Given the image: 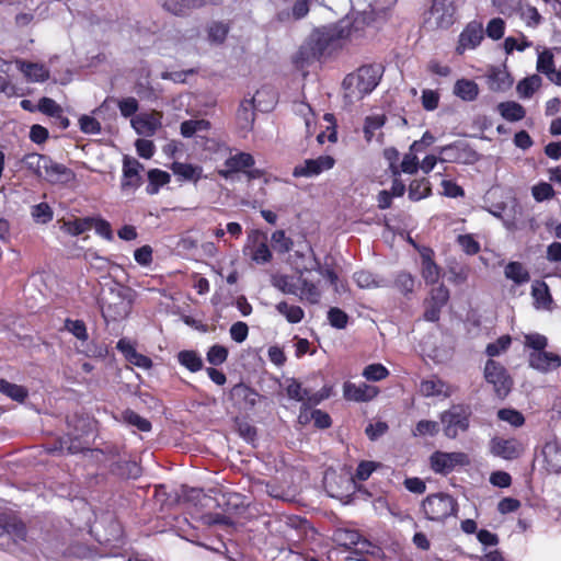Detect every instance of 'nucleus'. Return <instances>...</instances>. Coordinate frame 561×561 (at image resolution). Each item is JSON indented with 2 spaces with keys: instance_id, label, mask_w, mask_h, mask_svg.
Listing matches in <instances>:
<instances>
[{
  "instance_id": "12",
  "label": "nucleus",
  "mask_w": 561,
  "mask_h": 561,
  "mask_svg": "<svg viewBox=\"0 0 561 561\" xmlns=\"http://www.w3.org/2000/svg\"><path fill=\"white\" fill-rule=\"evenodd\" d=\"M262 397L244 383H237L230 390V399L240 410H252Z\"/></svg>"
},
{
  "instance_id": "57",
  "label": "nucleus",
  "mask_w": 561,
  "mask_h": 561,
  "mask_svg": "<svg viewBox=\"0 0 561 561\" xmlns=\"http://www.w3.org/2000/svg\"><path fill=\"white\" fill-rule=\"evenodd\" d=\"M439 425L435 421H428V420H422L420 421L416 426L415 431L413 432L414 436H425L431 435L434 436L438 433Z\"/></svg>"
},
{
  "instance_id": "3",
  "label": "nucleus",
  "mask_w": 561,
  "mask_h": 561,
  "mask_svg": "<svg viewBox=\"0 0 561 561\" xmlns=\"http://www.w3.org/2000/svg\"><path fill=\"white\" fill-rule=\"evenodd\" d=\"M422 510L427 519L443 522L457 512L456 500L446 493L427 495L422 502Z\"/></svg>"
},
{
  "instance_id": "22",
  "label": "nucleus",
  "mask_w": 561,
  "mask_h": 561,
  "mask_svg": "<svg viewBox=\"0 0 561 561\" xmlns=\"http://www.w3.org/2000/svg\"><path fill=\"white\" fill-rule=\"evenodd\" d=\"M378 393V390L374 386H368L365 382L359 385L345 382L344 383V397L347 400L353 401H368L374 399Z\"/></svg>"
},
{
  "instance_id": "29",
  "label": "nucleus",
  "mask_w": 561,
  "mask_h": 561,
  "mask_svg": "<svg viewBox=\"0 0 561 561\" xmlns=\"http://www.w3.org/2000/svg\"><path fill=\"white\" fill-rule=\"evenodd\" d=\"M344 99L347 104H353L362 100L365 95L362 92V87L352 73L347 75L343 80Z\"/></svg>"
},
{
  "instance_id": "40",
  "label": "nucleus",
  "mask_w": 561,
  "mask_h": 561,
  "mask_svg": "<svg viewBox=\"0 0 561 561\" xmlns=\"http://www.w3.org/2000/svg\"><path fill=\"white\" fill-rule=\"evenodd\" d=\"M94 218H80L73 221L65 222L62 229L72 236H79L87 230L92 229Z\"/></svg>"
},
{
  "instance_id": "42",
  "label": "nucleus",
  "mask_w": 561,
  "mask_h": 561,
  "mask_svg": "<svg viewBox=\"0 0 561 561\" xmlns=\"http://www.w3.org/2000/svg\"><path fill=\"white\" fill-rule=\"evenodd\" d=\"M537 70L547 77L554 73V59L550 49H545L538 55Z\"/></svg>"
},
{
  "instance_id": "51",
  "label": "nucleus",
  "mask_w": 561,
  "mask_h": 561,
  "mask_svg": "<svg viewBox=\"0 0 561 561\" xmlns=\"http://www.w3.org/2000/svg\"><path fill=\"white\" fill-rule=\"evenodd\" d=\"M389 375V371L381 364H371L365 367L363 376L367 380L379 381L385 379Z\"/></svg>"
},
{
  "instance_id": "27",
  "label": "nucleus",
  "mask_w": 561,
  "mask_h": 561,
  "mask_svg": "<svg viewBox=\"0 0 561 561\" xmlns=\"http://www.w3.org/2000/svg\"><path fill=\"white\" fill-rule=\"evenodd\" d=\"M22 164L27 170L32 171L37 178L43 179V172L47 169L49 163V157L39 154L36 152L25 154L22 160Z\"/></svg>"
},
{
  "instance_id": "54",
  "label": "nucleus",
  "mask_w": 561,
  "mask_h": 561,
  "mask_svg": "<svg viewBox=\"0 0 561 561\" xmlns=\"http://www.w3.org/2000/svg\"><path fill=\"white\" fill-rule=\"evenodd\" d=\"M422 273L426 283L434 284L438 280V266L431 259H423Z\"/></svg>"
},
{
  "instance_id": "52",
  "label": "nucleus",
  "mask_w": 561,
  "mask_h": 561,
  "mask_svg": "<svg viewBox=\"0 0 561 561\" xmlns=\"http://www.w3.org/2000/svg\"><path fill=\"white\" fill-rule=\"evenodd\" d=\"M228 350L222 345H214L207 352V360L214 366L221 365L227 360Z\"/></svg>"
},
{
  "instance_id": "35",
  "label": "nucleus",
  "mask_w": 561,
  "mask_h": 561,
  "mask_svg": "<svg viewBox=\"0 0 561 561\" xmlns=\"http://www.w3.org/2000/svg\"><path fill=\"white\" fill-rule=\"evenodd\" d=\"M356 284L362 288L381 287L386 285L383 278L374 275L368 271H359L354 274Z\"/></svg>"
},
{
  "instance_id": "8",
  "label": "nucleus",
  "mask_w": 561,
  "mask_h": 561,
  "mask_svg": "<svg viewBox=\"0 0 561 561\" xmlns=\"http://www.w3.org/2000/svg\"><path fill=\"white\" fill-rule=\"evenodd\" d=\"M438 152L444 154L439 158L440 162H454L470 164L479 159V154L467 142L456 141L450 145L438 148Z\"/></svg>"
},
{
  "instance_id": "58",
  "label": "nucleus",
  "mask_w": 561,
  "mask_h": 561,
  "mask_svg": "<svg viewBox=\"0 0 561 561\" xmlns=\"http://www.w3.org/2000/svg\"><path fill=\"white\" fill-rule=\"evenodd\" d=\"M330 324L336 329H344L347 324L348 317L340 308H331L328 312Z\"/></svg>"
},
{
  "instance_id": "5",
  "label": "nucleus",
  "mask_w": 561,
  "mask_h": 561,
  "mask_svg": "<svg viewBox=\"0 0 561 561\" xmlns=\"http://www.w3.org/2000/svg\"><path fill=\"white\" fill-rule=\"evenodd\" d=\"M471 411L468 407L457 404L440 414V422L444 425V434L448 438H456L458 432H466L469 428Z\"/></svg>"
},
{
  "instance_id": "43",
  "label": "nucleus",
  "mask_w": 561,
  "mask_h": 561,
  "mask_svg": "<svg viewBox=\"0 0 561 561\" xmlns=\"http://www.w3.org/2000/svg\"><path fill=\"white\" fill-rule=\"evenodd\" d=\"M122 417L128 425L135 426L141 432H149L151 430V423L133 410L124 411Z\"/></svg>"
},
{
  "instance_id": "64",
  "label": "nucleus",
  "mask_w": 561,
  "mask_h": 561,
  "mask_svg": "<svg viewBox=\"0 0 561 561\" xmlns=\"http://www.w3.org/2000/svg\"><path fill=\"white\" fill-rule=\"evenodd\" d=\"M553 187L549 183H540L533 187V196L537 202L549 199L553 196Z\"/></svg>"
},
{
  "instance_id": "19",
  "label": "nucleus",
  "mask_w": 561,
  "mask_h": 561,
  "mask_svg": "<svg viewBox=\"0 0 561 561\" xmlns=\"http://www.w3.org/2000/svg\"><path fill=\"white\" fill-rule=\"evenodd\" d=\"M254 164V158L247 152H239L225 162L226 170H220L219 174L226 179L231 178L234 173L244 171L247 168H251Z\"/></svg>"
},
{
  "instance_id": "50",
  "label": "nucleus",
  "mask_w": 561,
  "mask_h": 561,
  "mask_svg": "<svg viewBox=\"0 0 561 561\" xmlns=\"http://www.w3.org/2000/svg\"><path fill=\"white\" fill-rule=\"evenodd\" d=\"M497 417L515 427H519L525 423L524 415L515 409H501L497 411Z\"/></svg>"
},
{
  "instance_id": "23",
  "label": "nucleus",
  "mask_w": 561,
  "mask_h": 561,
  "mask_svg": "<svg viewBox=\"0 0 561 561\" xmlns=\"http://www.w3.org/2000/svg\"><path fill=\"white\" fill-rule=\"evenodd\" d=\"M15 65L30 81L43 82L49 77V71L43 65L22 59L15 60Z\"/></svg>"
},
{
  "instance_id": "18",
  "label": "nucleus",
  "mask_w": 561,
  "mask_h": 561,
  "mask_svg": "<svg viewBox=\"0 0 561 561\" xmlns=\"http://www.w3.org/2000/svg\"><path fill=\"white\" fill-rule=\"evenodd\" d=\"M43 179L54 184H66L75 179V173L71 169L61 163L55 162L49 158L47 169L43 172Z\"/></svg>"
},
{
  "instance_id": "10",
  "label": "nucleus",
  "mask_w": 561,
  "mask_h": 561,
  "mask_svg": "<svg viewBox=\"0 0 561 561\" xmlns=\"http://www.w3.org/2000/svg\"><path fill=\"white\" fill-rule=\"evenodd\" d=\"M490 449L494 456L501 457L506 460L516 459L524 451L523 444L517 439H504L500 437H494L491 439Z\"/></svg>"
},
{
  "instance_id": "34",
  "label": "nucleus",
  "mask_w": 561,
  "mask_h": 561,
  "mask_svg": "<svg viewBox=\"0 0 561 561\" xmlns=\"http://www.w3.org/2000/svg\"><path fill=\"white\" fill-rule=\"evenodd\" d=\"M148 180L150 184L147 186L148 194L158 193L160 186L170 182V174L159 169H152L148 172Z\"/></svg>"
},
{
  "instance_id": "36",
  "label": "nucleus",
  "mask_w": 561,
  "mask_h": 561,
  "mask_svg": "<svg viewBox=\"0 0 561 561\" xmlns=\"http://www.w3.org/2000/svg\"><path fill=\"white\" fill-rule=\"evenodd\" d=\"M0 392L18 402H23L27 397V390L24 387L11 383L5 379H0Z\"/></svg>"
},
{
  "instance_id": "59",
  "label": "nucleus",
  "mask_w": 561,
  "mask_h": 561,
  "mask_svg": "<svg viewBox=\"0 0 561 561\" xmlns=\"http://www.w3.org/2000/svg\"><path fill=\"white\" fill-rule=\"evenodd\" d=\"M525 345L533 348V352H542L548 345V340L539 333L527 334L525 335Z\"/></svg>"
},
{
  "instance_id": "46",
  "label": "nucleus",
  "mask_w": 561,
  "mask_h": 561,
  "mask_svg": "<svg viewBox=\"0 0 561 561\" xmlns=\"http://www.w3.org/2000/svg\"><path fill=\"white\" fill-rule=\"evenodd\" d=\"M310 9V4L307 3L305 0H296L293 5L291 13L289 12H280L278 13V19L280 21H288L290 16H293L294 20H300L305 18Z\"/></svg>"
},
{
  "instance_id": "39",
  "label": "nucleus",
  "mask_w": 561,
  "mask_h": 561,
  "mask_svg": "<svg viewBox=\"0 0 561 561\" xmlns=\"http://www.w3.org/2000/svg\"><path fill=\"white\" fill-rule=\"evenodd\" d=\"M540 85L541 78L538 75H533L519 81L516 90L522 98H530Z\"/></svg>"
},
{
  "instance_id": "33",
  "label": "nucleus",
  "mask_w": 561,
  "mask_h": 561,
  "mask_svg": "<svg viewBox=\"0 0 561 561\" xmlns=\"http://www.w3.org/2000/svg\"><path fill=\"white\" fill-rule=\"evenodd\" d=\"M504 274L506 278L514 280L516 284L527 283L530 278L529 273L519 262H511L505 266Z\"/></svg>"
},
{
  "instance_id": "14",
  "label": "nucleus",
  "mask_w": 561,
  "mask_h": 561,
  "mask_svg": "<svg viewBox=\"0 0 561 561\" xmlns=\"http://www.w3.org/2000/svg\"><path fill=\"white\" fill-rule=\"evenodd\" d=\"M483 39V27L480 22L472 21L461 32L457 51L462 54L466 49L476 48Z\"/></svg>"
},
{
  "instance_id": "7",
  "label": "nucleus",
  "mask_w": 561,
  "mask_h": 561,
  "mask_svg": "<svg viewBox=\"0 0 561 561\" xmlns=\"http://www.w3.org/2000/svg\"><path fill=\"white\" fill-rule=\"evenodd\" d=\"M484 377L493 386L497 397L505 398L510 393L513 380L500 363L489 359L484 367Z\"/></svg>"
},
{
  "instance_id": "38",
  "label": "nucleus",
  "mask_w": 561,
  "mask_h": 561,
  "mask_svg": "<svg viewBox=\"0 0 561 561\" xmlns=\"http://www.w3.org/2000/svg\"><path fill=\"white\" fill-rule=\"evenodd\" d=\"M276 310L290 323H298L304 318V310L299 306H290L286 301L277 304Z\"/></svg>"
},
{
  "instance_id": "28",
  "label": "nucleus",
  "mask_w": 561,
  "mask_h": 561,
  "mask_svg": "<svg viewBox=\"0 0 561 561\" xmlns=\"http://www.w3.org/2000/svg\"><path fill=\"white\" fill-rule=\"evenodd\" d=\"M454 93L461 100L471 102L479 95V87L473 80L459 79L454 85Z\"/></svg>"
},
{
  "instance_id": "2",
  "label": "nucleus",
  "mask_w": 561,
  "mask_h": 561,
  "mask_svg": "<svg viewBox=\"0 0 561 561\" xmlns=\"http://www.w3.org/2000/svg\"><path fill=\"white\" fill-rule=\"evenodd\" d=\"M386 11L376 12L369 4L367 9L353 13L352 20L347 16L336 25L337 36L342 38H359L366 26L373 24L377 18H385Z\"/></svg>"
},
{
  "instance_id": "26",
  "label": "nucleus",
  "mask_w": 561,
  "mask_h": 561,
  "mask_svg": "<svg viewBox=\"0 0 561 561\" xmlns=\"http://www.w3.org/2000/svg\"><path fill=\"white\" fill-rule=\"evenodd\" d=\"M112 472L121 478L137 479L141 474L140 466L128 459H119L112 465Z\"/></svg>"
},
{
  "instance_id": "48",
  "label": "nucleus",
  "mask_w": 561,
  "mask_h": 561,
  "mask_svg": "<svg viewBox=\"0 0 561 561\" xmlns=\"http://www.w3.org/2000/svg\"><path fill=\"white\" fill-rule=\"evenodd\" d=\"M178 358L191 371H197L203 366L201 357L193 351H182L179 353Z\"/></svg>"
},
{
  "instance_id": "31",
  "label": "nucleus",
  "mask_w": 561,
  "mask_h": 561,
  "mask_svg": "<svg viewBox=\"0 0 561 561\" xmlns=\"http://www.w3.org/2000/svg\"><path fill=\"white\" fill-rule=\"evenodd\" d=\"M497 111L503 118L510 122H518L526 115L525 108L514 101L501 102L497 105Z\"/></svg>"
},
{
  "instance_id": "6",
  "label": "nucleus",
  "mask_w": 561,
  "mask_h": 561,
  "mask_svg": "<svg viewBox=\"0 0 561 561\" xmlns=\"http://www.w3.org/2000/svg\"><path fill=\"white\" fill-rule=\"evenodd\" d=\"M25 524L14 516H0V547L11 550L20 541L26 540Z\"/></svg>"
},
{
  "instance_id": "61",
  "label": "nucleus",
  "mask_w": 561,
  "mask_h": 561,
  "mask_svg": "<svg viewBox=\"0 0 561 561\" xmlns=\"http://www.w3.org/2000/svg\"><path fill=\"white\" fill-rule=\"evenodd\" d=\"M80 129L84 134H100L101 133V124L92 116L82 115L79 119Z\"/></svg>"
},
{
  "instance_id": "56",
  "label": "nucleus",
  "mask_w": 561,
  "mask_h": 561,
  "mask_svg": "<svg viewBox=\"0 0 561 561\" xmlns=\"http://www.w3.org/2000/svg\"><path fill=\"white\" fill-rule=\"evenodd\" d=\"M37 107L42 113L50 117L59 116V113H62L61 106L53 99L46 96L39 100Z\"/></svg>"
},
{
  "instance_id": "55",
  "label": "nucleus",
  "mask_w": 561,
  "mask_h": 561,
  "mask_svg": "<svg viewBox=\"0 0 561 561\" xmlns=\"http://www.w3.org/2000/svg\"><path fill=\"white\" fill-rule=\"evenodd\" d=\"M65 328L81 341H85L88 339L87 327L82 320L67 319Z\"/></svg>"
},
{
  "instance_id": "53",
  "label": "nucleus",
  "mask_w": 561,
  "mask_h": 561,
  "mask_svg": "<svg viewBox=\"0 0 561 561\" xmlns=\"http://www.w3.org/2000/svg\"><path fill=\"white\" fill-rule=\"evenodd\" d=\"M385 124V116H367L364 125L365 138L370 141L375 130L379 129Z\"/></svg>"
},
{
  "instance_id": "13",
  "label": "nucleus",
  "mask_w": 561,
  "mask_h": 561,
  "mask_svg": "<svg viewBox=\"0 0 561 561\" xmlns=\"http://www.w3.org/2000/svg\"><path fill=\"white\" fill-rule=\"evenodd\" d=\"M332 540L340 547L352 549L353 547L360 546L358 551L363 552L370 546L369 541L362 537V535L354 529L339 528L334 530Z\"/></svg>"
},
{
  "instance_id": "20",
  "label": "nucleus",
  "mask_w": 561,
  "mask_h": 561,
  "mask_svg": "<svg viewBox=\"0 0 561 561\" xmlns=\"http://www.w3.org/2000/svg\"><path fill=\"white\" fill-rule=\"evenodd\" d=\"M131 126L138 135L149 137L161 126L160 117L156 113L137 115L131 119Z\"/></svg>"
},
{
  "instance_id": "41",
  "label": "nucleus",
  "mask_w": 561,
  "mask_h": 561,
  "mask_svg": "<svg viewBox=\"0 0 561 561\" xmlns=\"http://www.w3.org/2000/svg\"><path fill=\"white\" fill-rule=\"evenodd\" d=\"M531 295L535 299L537 308H548L549 305L552 302L549 288L543 282L533 286Z\"/></svg>"
},
{
  "instance_id": "49",
  "label": "nucleus",
  "mask_w": 561,
  "mask_h": 561,
  "mask_svg": "<svg viewBox=\"0 0 561 561\" xmlns=\"http://www.w3.org/2000/svg\"><path fill=\"white\" fill-rule=\"evenodd\" d=\"M111 294L114 295L117 299L121 300V309L122 311L117 312V316L126 314L130 304H131V290L128 287L118 286L111 290Z\"/></svg>"
},
{
  "instance_id": "15",
  "label": "nucleus",
  "mask_w": 561,
  "mask_h": 561,
  "mask_svg": "<svg viewBox=\"0 0 561 561\" xmlns=\"http://www.w3.org/2000/svg\"><path fill=\"white\" fill-rule=\"evenodd\" d=\"M456 8L453 2L446 3V0H434L431 8V14L436 19L438 27L447 28L455 22Z\"/></svg>"
},
{
  "instance_id": "62",
  "label": "nucleus",
  "mask_w": 561,
  "mask_h": 561,
  "mask_svg": "<svg viewBox=\"0 0 561 561\" xmlns=\"http://www.w3.org/2000/svg\"><path fill=\"white\" fill-rule=\"evenodd\" d=\"M32 216L37 222L46 224L47 221L51 220L53 213L46 203H41L33 207Z\"/></svg>"
},
{
  "instance_id": "16",
  "label": "nucleus",
  "mask_w": 561,
  "mask_h": 561,
  "mask_svg": "<svg viewBox=\"0 0 561 561\" xmlns=\"http://www.w3.org/2000/svg\"><path fill=\"white\" fill-rule=\"evenodd\" d=\"M362 87L364 95L370 93L379 83L380 80V67L379 66H363L356 73H352Z\"/></svg>"
},
{
  "instance_id": "17",
  "label": "nucleus",
  "mask_w": 561,
  "mask_h": 561,
  "mask_svg": "<svg viewBox=\"0 0 561 561\" xmlns=\"http://www.w3.org/2000/svg\"><path fill=\"white\" fill-rule=\"evenodd\" d=\"M529 366L542 373L556 369L561 366V358L559 355L542 352H531L529 354Z\"/></svg>"
},
{
  "instance_id": "30",
  "label": "nucleus",
  "mask_w": 561,
  "mask_h": 561,
  "mask_svg": "<svg viewBox=\"0 0 561 561\" xmlns=\"http://www.w3.org/2000/svg\"><path fill=\"white\" fill-rule=\"evenodd\" d=\"M173 173L184 181L197 182L202 176V168L183 162H173L171 165Z\"/></svg>"
},
{
  "instance_id": "45",
  "label": "nucleus",
  "mask_w": 561,
  "mask_h": 561,
  "mask_svg": "<svg viewBox=\"0 0 561 561\" xmlns=\"http://www.w3.org/2000/svg\"><path fill=\"white\" fill-rule=\"evenodd\" d=\"M272 247L279 253H287L291 250L294 242L290 238L286 237L284 230H276L271 238Z\"/></svg>"
},
{
  "instance_id": "9",
  "label": "nucleus",
  "mask_w": 561,
  "mask_h": 561,
  "mask_svg": "<svg viewBox=\"0 0 561 561\" xmlns=\"http://www.w3.org/2000/svg\"><path fill=\"white\" fill-rule=\"evenodd\" d=\"M470 459L467 454L461 451L443 453L436 451L431 456V467L435 472L447 474L456 467L467 466Z\"/></svg>"
},
{
  "instance_id": "37",
  "label": "nucleus",
  "mask_w": 561,
  "mask_h": 561,
  "mask_svg": "<svg viewBox=\"0 0 561 561\" xmlns=\"http://www.w3.org/2000/svg\"><path fill=\"white\" fill-rule=\"evenodd\" d=\"M209 127L210 123L206 119L184 121L181 124V135L185 138H190L199 131L209 129Z\"/></svg>"
},
{
  "instance_id": "25",
  "label": "nucleus",
  "mask_w": 561,
  "mask_h": 561,
  "mask_svg": "<svg viewBox=\"0 0 561 561\" xmlns=\"http://www.w3.org/2000/svg\"><path fill=\"white\" fill-rule=\"evenodd\" d=\"M287 394L290 399H295L297 401L308 400L312 404L319 403L321 400H323L327 394L323 393H310L308 389H304L301 385L295 380L291 379L289 383L287 385Z\"/></svg>"
},
{
  "instance_id": "1",
  "label": "nucleus",
  "mask_w": 561,
  "mask_h": 561,
  "mask_svg": "<svg viewBox=\"0 0 561 561\" xmlns=\"http://www.w3.org/2000/svg\"><path fill=\"white\" fill-rule=\"evenodd\" d=\"M276 92L271 87H262L249 99H243L237 111L240 129L250 130L255 121V111L270 112L276 103Z\"/></svg>"
},
{
  "instance_id": "21",
  "label": "nucleus",
  "mask_w": 561,
  "mask_h": 561,
  "mask_svg": "<svg viewBox=\"0 0 561 561\" xmlns=\"http://www.w3.org/2000/svg\"><path fill=\"white\" fill-rule=\"evenodd\" d=\"M144 167L138 160L128 156L124 157L122 188H135L140 185L139 170Z\"/></svg>"
},
{
  "instance_id": "47",
  "label": "nucleus",
  "mask_w": 561,
  "mask_h": 561,
  "mask_svg": "<svg viewBox=\"0 0 561 561\" xmlns=\"http://www.w3.org/2000/svg\"><path fill=\"white\" fill-rule=\"evenodd\" d=\"M445 383L440 379L432 378L420 383V392L425 397L439 396L444 393Z\"/></svg>"
},
{
  "instance_id": "11",
  "label": "nucleus",
  "mask_w": 561,
  "mask_h": 561,
  "mask_svg": "<svg viewBox=\"0 0 561 561\" xmlns=\"http://www.w3.org/2000/svg\"><path fill=\"white\" fill-rule=\"evenodd\" d=\"M334 165V159L330 156H320L317 159L305 160L302 164L296 165L293 175L296 178H311L321 172L331 169Z\"/></svg>"
},
{
  "instance_id": "60",
  "label": "nucleus",
  "mask_w": 561,
  "mask_h": 561,
  "mask_svg": "<svg viewBox=\"0 0 561 561\" xmlns=\"http://www.w3.org/2000/svg\"><path fill=\"white\" fill-rule=\"evenodd\" d=\"M505 23L501 18L492 19L486 26V35L492 39H500L504 35Z\"/></svg>"
},
{
  "instance_id": "44",
  "label": "nucleus",
  "mask_w": 561,
  "mask_h": 561,
  "mask_svg": "<svg viewBox=\"0 0 561 561\" xmlns=\"http://www.w3.org/2000/svg\"><path fill=\"white\" fill-rule=\"evenodd\" d=\"M431 193L430 183L427 180H414L409 187V198L412 201H420Z\"/></svg>"
},
{
  "instance_id": "4",
  "label": "nucleus",
  "mask_w": 561,
  "mask_h": 561,
  "mask_svg": "<svg viewBox=\"0 0 561 561\" xmlns=\"http://www.w3.org/2000/svg\"><path fill=\"white\" fill-rule=\"evenodd\" d=\"M341 38L337 36V27L334 28H320L316 30L309 36L307 43L301 48V54L305 58L319 59L325 55L330 47L336 39Z\"/></svg>"
},
{
  "instance_id": "63",
  "label": "nucleus",
  "mask_w": 561,
  "mask_h": 561,
  "mask_svg": "<svg viewBox=\"0 0 561 561\" xmlns=\"http://www.w3.org/2000/svg\"><path fill=\"white\" fill-rule=\"evenodd\" d=\"M116 104L124 117H130L138 111V101L131 96L121 101L116 100Z\"/></svg>"
},
{
  "instance_id": "24",
  "label": "nucleus",
  "mask_w": 561,
  "mask_h": 561,
  "mask_svg": "<svg viewBox=\"0 0 561 561\" xmlns=\"http://www.w3.org/2000/svg\"><path fill=\"white\" fill-rule=\"evenodd\" d=\"M542 455L546 469L552 473L561 472V446L557 442H549L543 446Z\"/></svg>"
},
{
  "instance_id": "32",
  "label": "nucleus",
  "mask_w": 561,
  "mask_h": 561,
  "mask_svg": "<svg viewBox=\"0 0 561 561\" xmlns=\"http://www.w3.org/2000/svg\"><path fill=\"white\" fill-rule=\"evenodd\" d=\"M488 85L492 91H505L512 85V80L506 71L492 69L488 75Z\"/></svg>"
}]
</instances>
